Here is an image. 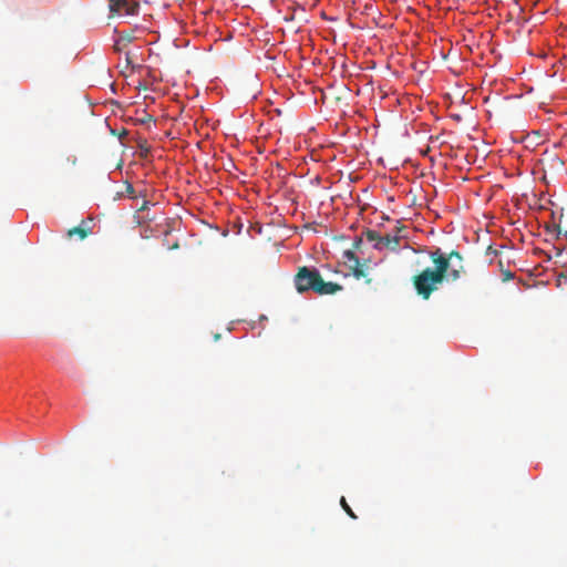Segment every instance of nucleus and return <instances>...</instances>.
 I'll return each mask as SVG.
<instances>
[{"mask_svg":"<svg viewBox=\"0 0 567 567\" xmlns=\"http://www.w3.org/2000/svg\"><path fill=\"white\" fill-rule=\"evenodd\" d=\"M92 233V229L90 227H83V226H75L68 230V236H79L80 239H85L90 234Z\"/></svg>","mask_w":567,"mask_h":567,"instance_id":"0eeeda50","label":"nucleus"},{"mask_svg":"<svg viewBox=\"0 0 567 567\" xmlns=\"http://www.w3.org/2000/svg\"><path fill=\"white\" fill-rule=\"evenodd\" d=\"M361 238H359L357 241H355V246H359V244L361 243Z\"/></svg>","mask_w":567,"mask_h":567,"instance_id":"4468645a","label":"nucleus"},{"mask_svg":"<svg viewBox=\"0 0 567 567\" xmlns=\"http://www.w3.org/2000/svg\"><path fill=\"white\" fill-rule=\"evenodd\" d=\"M363 235L369 241L373 243V245L381 241V235L375 230L367 229Z\"/></svg>","mask_w":567,"mask_h":567,"instance_id":"6e6552de","label":"nucleus"},{"mask_svg":"<svg viewBox=\"0 0 567 567\" xmlns=\"http://www.w3.org/2000/svg\"><path fill=\"white\" fill-rule=\"evenodd\" d=\"M110 12L117 16L137 14L140 4L136 0H109Z\"/></svg>","mask_w":567,"mask_h":567,"instance_id":"20e7f679","label":"nucleus"},{"mask_svg":"<svg viewBox=\"0 0 567 567\" xmlns=\"http://www.w3.org/2000/svg\"><path fill=\"white\" fill-rule=\"evenodd\" d=\"M293 284L299 293L313 291L317 295L326 296L334 295L343 289V287L337 282L324 281L317 268H309L307 266L298 268Z\"/></svg>","mask_w":567,"mask_h":567,"instance_id":"f03ea898","label":"nucleus"},{"mask_svg":"<svg viewBox=\"0 0 567 567\" xmlns=\"http://www.w3.org/2000/svg\"><path fill=\"white\" fill-rule=\"evenodd\" d=\"M505 277L506 278H513V274L508 271V272L505 274Z\"/></svg>","mask_w":567,"mask_h":567,"instance_id":"9b49d317","label":"nucleus"},{"mask_svg":"<svg viewBox=\"0 0 567 567\" xmlns=\"http://www.w3.org/2000/svg\"><path fill=\"white\" fill-rule=\"evenodd\" d=\"M556 162L558 163L559 166L564 165V163L561 161H559V159H556Z\"/></svg>","mask_w":567,"mask_h":567,"instance_id":"f8f14e48","label":"nucleus"},{"mask_svg":"<svg viewBox=\"0 0 567 567\" xmlns=\"http://www.w3.org/2000/svg\"><path fill=\"white\" fill-rule=\"evenodd\" d=\"M146 208V203L143 204V206L140 208V210H144Z\"/></svg>","mask_w":567,"mask_h":567,"instance_id":"ddd939ff","label":"nucleus"},{"mask_svg":"<svg viewBox=\"0 0 567 567\" xmlns=\"http://www.w3.org/2000/svg\"><path fill=\"white\" fill-rule=\"evenodd\" d=\"M442 256L447 260V281H457L463 274H465L464 258L457 250H452L449 254L442 251Z\"/></svg>","mask_w":567,"mask_h":567,"instance_id":"7ed1b4c3","label":"nucleus"},{"mask_svg":"<svg viewBox=\"0 0 567 567\" xmlns=\"http://www.w3.org/2000/svg\"><path fill=\"white\" fill-rule=\"evenodd\" d=\"M405 229L404 226L396 227V233L394 235L386 234L385 236H381V241L379 244H374V248L382 250L383 248H388L390 250H396L400 240L404 237L403 235H400L401 231Z\"/></svg>","mask_w":567,"mask_h":567,"instance_id":"39448f33","label":"nucleus"},{"mask_svg":"<svg viewBox=\"0 0 567 567\" xmlns=\"http://www.w3.org/2000/svg\"><path fill=\"white\" fill-rule=\"evenodd\" d=\"M343 257L346 259V262H348V266L349 265H358V262L361 261L359 259V257L352 250H346L343 252Z\"/></svg>","mask_w":567,"mask_h":567,"instance_id":"1a4fd4ad","label":"nucleus"},{"mask_svg":"<svg viewBox=\"0 0 567 567\" xmlns=\"http://www.w3.org/2000/svg\"><path fill=\"white\" fill-rule=\"evenodd\" d=\"M429 256L434 264V268L427 267L412 279L416 293L424 300H427L447 277L446 270L449 265L447 260L442 256V249L435 248L429 252Z\"/></svg>","mask_w":567,"mask_h":567,"instance_id":"f257e3e1","label":"nucleus"},{"mask_svg":"<svg viewBox=\"0 0 567 567\" xmlns=\"http://www.w3.org/2000/svg\"><path fill=\"white\" fill-rule=\"evenodd\" d=\"M367 261L364 262H358V265H349V269L351 270L353 277L355 279L364 278L367 284H371L372 279L368 278V271H367Z\"/></svg>","mask_w":567,"mask_h":567,"instance_id":"423d86ee","label":"nucleus"},{"mask_svg":"<svg viewBox=\"0 0 567 567\" xmlns=\"http://www.w3.org/2000/svg\"><path fill=\"white\" fill-rule=\"evenodd\" d=\"M340 504L342 506V508L344 509V512L353 519L357 518V515L354 514V512L352 511V508L349 506V504L347 503L346 498L344 497H341L340 499Z\"/></svg>","mask_w":567,"mask_h":567,"instance_id":"9d476101","label":"nucleus"}]
</instances>
